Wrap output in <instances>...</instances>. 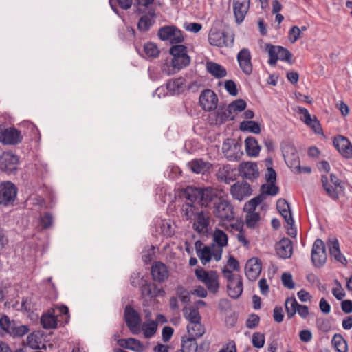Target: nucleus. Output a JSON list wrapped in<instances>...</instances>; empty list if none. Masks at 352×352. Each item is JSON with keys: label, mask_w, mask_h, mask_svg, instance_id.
<instances>
[{"label": "nucleus", "mask_w": 352, "mask_h": 352, "mask_svg": "<svg viewBox=\"0 0 352 352\" xmlns=\"http://www.w3.org/2000/svg\"><path fill=\"white\" fill-rule=\"evenodd\" d=\"M177 196L190 201H197L205 208H209L212 204L213 215L221 221H230L234 219L232 204L215 188L188 185L177 189Z\"/></svg>", "instance_id": "nucleus-1"}, {"label": "nucleus", "mask_w": 352, "mask_h": 352, "mask_svg": "<svg viewBox=\"0 0 352 352\" xmlns=\"http://www.w3.org/2000/svg\"><path fill=\"white\" fill-rule=\"evenodd\" d=\"M159 38L164 41H168L171 45L169 56L164 60L162 71L166 75L173 74L176 72V27L165 25L160 28L157 32Z\"/></svg>", "instance_id": "nucleus-2"}, {"label": "nucleus", "mask_w": 352, "mask_h": 352, "mask_svg": "<svg viewBox=\"0 0 352 352\" xmlns=\"http://www.w3.org/2000/svg\"><path fill=\"white\" fill-rule=\"evenodd\" d=\"M223 26V21L216 20L213 22L208 34V42L219 47H232L234 40V34L225 32Z\"/></svg>", "instance_id": "nucleus-3"}, {"label": "nucleus", "mask_w": 352, "mask_h": 352, "mask_svg": "<svg viewBox=\"0 0 352 352\" xmlns=\"http://www.w3.org/2000/svg\"><path fill=\"white\" fill-rule=\"evenodd\" d=\"M280 149L287 165L295 173H301L300 158L294 143L290 140H283L280 143Z\"/></svg>", "instance_id": "nucleus-4"}, {"label": "nucleus", "mask_w": 352, "mask_h": 352, "mask_svg": "<svg viewBox=\"0 0 352 352\" xmlns=\"http://www.w3.org/2000/svg\"><path fill=\"white\" fill-rule=\"evenodd\" d=\"M124 320L129 331L134 335L140 333L142 318L140 314L130 305L124 308Z\"/></svg>", "instance_id": "nucleus-5"}, {"label": "nucleus", "mask_w": 352, "mask_h": 352, "mask_svg": "<svg viewBox=\"0 0 352 352\" xmlns=\"http://www.w3.org/2000/svg\"><path fill=\"white\" fill-rule=\"evenodd\" d=\"M311 261L314 267L320 268L324 265L327 259L325 244L320 239H317L311 249Z\"/></svg>", "instance_id": "nucleus-6"}, {"label": "nucleus", "mask_w": 352, "mask_h": 352, "mask_svg": "<svg viewBox=\"0 0 352 352\" xmlns=\"http://www.w3.org/2000/svg\"><path fill=\"white\" fill-rule=\"evenodd\" d=\"M19 157L12 152H3L0 156V170L8 174L16 171Z\"/></svg>", "instance_id": "nucleus-7"}, {"label": "nucleus", "mask_w": 352, "mask_h": 352, "mask_svg": "<svg viewBox=\"0 0 352 352\" xmlns=\"http://www.w3.org/2000/svg\"><path fill=\"white\" fill-rule=\"evenodd\" d=\"M17 190L11 182H3L0 184V204L7 206L12 203L16 196Z\"/></svg>", "instance_id": "nucleus-8"}, {"label": "nucleus", "mask_w": 352, "mask_h": 352, "mask_svg": "<svg viewBox=\"0 0 352 352\" xmlns=\"http://www.w3.org/2000/svg\"><path fill=\"white\" fill-rule=\"evenodd\" d=\"M218 98L211 89H204L199 96V104L206 111H212L217 107Z\"/></svg>", "instance_id": "nucleus-9"}, {"label": "nucleus", "mask_w": 352, "mask_h": 352, "mask_svg": "<svg viewBox=\"0 0 352 352\" xmlns=\"http://www.w3.org/2000/svg\"><path fill=\"white\" fill-rule=\"evenodd\" d=\"M166 322H167L166 317L164 315L159 314L157 315L154 320L143 323L142 325V330L144 338L147 339L152 338L156 333L158 325Z\"/></svg>", "instance_id": "nucleus-10"}, {"label": "nucleus", "mask_w": 352, "mask_h": 352, "mask_svg": "<svg viewBox=\"0 0 352 352\" xmlns=\"http://www.w3.org/2000/svg\"><path fill=\"white\" fill-rule=\"evenodd\" d=\"M333 144L335 148L346 159L352 157V144L348 138L338 135L334 138Z\"/></svg>", "instance_id": "nucleus-11"}, {"label": "nucleus", "mask_w": 352, "mask_h": 352, "mask_svg": "<svg viewBox=\"0 0 352 352\" xmlns=\"http://www.w3.org/2000/svg\"><path fill=\"white\" fill-rule=\"evenodd\" d=\"M140 290L142 298L145 301L151 300L153 298L164 293L162 288L158 287L156 284L148 280L142 284Z\"/></svg>", "instance_id": "nucleus-12"}, {"label": "nucleus", "mask_w": 352, "mask_h": 352, "mask_svg": "<svg viewBox=\"0 0 352 352\" xmlns=\"http://www.w3.org/2000/svg\"><path fill=\"white\" fill-rule=\"evenodd\" d=\"M230 192L233 198L241 201L252 195V190L246 182H236L231 186Z\"/></svg>", "instance_id": "nucleus-13"}, {"label": "nucleus", "mask_w": 352, "mask_h": 352, "mask_svg": "<svg viewBox=\"0 0 352 352\" xmlns=\"http://www.w3.org/2000/svg\"><path fill=\"white\" fill-rule=\"evenodd\" d=\"M228 283L227 285L228 295L234 299L238 298L243 292V282L240 276L236 279L234 275H229L227 276Z\"/></svg>", "instance_id": "nucleus-14"}, {"label": "nucleus", "mask_w": 352, "mask_h": 352, "mask_svg": "<svg viewBox=\"0 0 352 352\" xmlns=\"http://www.w3.org/2000/svg\"><path fill=\"white\" fill-rule=\"evenodd\" d=\"M261 269V260L258 258L252 257L245 264V275L250 280L254 281L260 275Z\"/></svg>", "instance_id": "nucleus-15"}, {"label": "nucleus", "mask_w": 352, "mask_h": 352, "mask_svg": "<svg viewBox=\"0 0 352 352\" xmlns=\"http://www.w3.org/2000/svg\"><path fill=\"white\" fill-rule=\"evenodd\" d=\"M251 58L250 52L247 48H243L237 54L239 67L246 75H250L252 73L253 67Z\"/></svg>", "instance_id": "nucleus-16"}, {"label": "nucleus", "mask_w": 352, "mask_h": 352, "mask_svg": "<svg viewBox=\"0 0 352 352\" xmlns=\"http://www.w3.org/2000/svg\"><path fill=\"white\" fill-rule=\"evenodd\" d=\"M250 0H233V11L236 22L241 23L250 8Z\"/></svg>", "instance_id": "nucleus-17"}, {"label": "nucleus", "mask_w": 352, "mask_h": 352, "mask_svg": "<svg viewBox=\"0 0 352 352\" xmlns=\"http://www.w3.org/2000/svg\"><path fill=\"white\" fill-rule=\"evenodd\" d=\"M193 229L198 233H207L210 225V216L204 211H199L194 217Z\"/></svg>", "instance_id": "nucleus-18"}, {"label": "nucleus", "mask_w": 352, "mask_h": 352, "mask_svg": "<svg viewBox=\"0 0 352 352\" xmlns=\"http://www.w3.org/2000/svg\"><path fill=\"white\" fill-rule=\"evenodd\" d=\"M239 171L243 178L249 180H253L259 176L257 164L255 162H245L241 163Z\"/></svg>", "instance_id": "nucleus-19"}, {"label": "nucleus", "mask_w": 352, "mask_h": 352, "mask_svg": "<svg viewBox=\"0 0 352 352\" xmlns=\"http://www.w3.org/2000/svg\"><path fill=\"white\" fill-rule=\"evenodd\" d=\"M298 113L303 116L301 120L303 121L308 126L311 128L316 133L323 134L321 124L317 118L314 116V118H312L306 108L299 107Z\"/></svg>", "instance_id": "nucleus-20"}, {"label": "nucleus", "mask_w": 352, "mask_h": 352, "mask_svg": "<svg viewBox=\"0 0 352 352\" xmlns=\"http://www.w3.org/2000/svg\"><path fill=\"white\" fill-rule=\"evenodd\" d=\"M22 137L19 131L14 128L3 129L2 127L1 142L3 144L15 145L21 142Z\"/></svg>", "instance_id": "nucleus-21"}, {"label": "nucleus", "mask_w": 352, "mask_h": 352, "mask_svg": "<svg viewBox=\"0 0 352 352\" xmlns=\"http://www.w3.org/2000/svg\"><path fill=\"white\" fill-rule=\"evenodd\" d=\"M277 255L281 258H290L293 253V243L288 238H283L276 245Z\"/></svg>", "instance_id": "nucleus-22"}, {"label": "nucleus", "mask_w": 352, "mask_h": 352, "mask_svg": "<svg viewBox=\"0 0 352 352\" xmlns=\"http://www.w3.org/2000/svg\"><path fill=\"white\" fill-rule=\"evenodd\" d=\"M156 14L155 9L149 8L148 12L143 14L138 23V28L141 32L148 31L155 22Z\"/></svg>", "instance_id": "nucleus-23"}, {"label": "nucleus", "mask_w": 352, "mask_h": 352, "mask_svg": "<svg viewBox=\"0 0 352 352\" xmlns=\"http://www.w3.org/2000/svg\"><path fill=\"white\" fill-rule=\"evenodd\" d=\"M327 245L331 256L333 257L336 261L346 266L347 260L340 252L338 240L336 238L329 239L327 241Z\"/></svg>", "instance_id": "nucleus-24"}, {"label": "nucleus", "mask_w": 352, "mask_h": 352, "mask_svg": "<svg viewBox=\"0 0 352 352\" xmlns=\"http://www.w3.org/2000/svg\"><path fill=\"white\" fill-rule=\"evenodd\" d=\"M188 164L193 173L203 175L210 173L213 167L211 163L206 162L203 159H194L189 162Z\"/></svg>", "instance_id": "nucleus-25"}, {"label": "nucleus", "mask_w": 352, "mask_h": 352, "mask_svg": "<svg viewBox=\"0 0 352 352\" xmlns=\"http://www.w3.org/2000/svg\"><path fill=\"white\" fill-rule=\"evenodd\" d=\"M151 274L153 279L158 282L164 281L169 275L167 267L162 262H155L153 264Z\"/></svg>", "instance_id": "nucleus-26"}, {"label": "nucleus", "mask_w": 352, "mask_h": 352, "mask_svg": "<svg viewBox=\"0 0 352 352\" xmlns=\"http://www.w3.org/2000/svg\"><path fill=\"white\" fill-rule=\"evenodd\" d=\"M117 344L120 347L127 349L135 352H143L144 351V344L139 340L134 338L118 339L117 340Z\"/></svg>", "instance_id": "nucleus-27"}, {"label": "nucleus", "mask_w": 352, "mask_h": 352, "mask_svg": "<svg viewBox=\"0 0 352 352\" xmlns=\"http://www.w3.org/2000/svg\"><path fill=\"white\" fill-rule=\"evenodd\" d=\"M191 62V58L188 54V48L184 45H177V70L188 67Z\"/></svg>", "instance_id": "nucleus-28"}, {"label": "nucleus", "mask_w": 352, "mask_h": 352, "mask_svg": "<svg viewBox=\"0 0 352 352\" xmlns=\"http://www.w3.org/2000/svg\"><path fill=\"white\" fill-rule=\"evenodd\" d=\"M190 203L184 204L180 209L181 215L184 220H192L196 215L198 208L195 205L197 201H190Z\"/></svg>", "instance_id": "nucleus-29"}, {"label": "nucleus", "mask_w": 352, "mask_h": 352, "mask_svg": "<svg viewBox=\"0 0 352 352\" xmlns=\"http://www.w3.org/2000/svg\"><path fill=\"white\" fill-rule=\"evenodd\" d=\"M246 153L249 157H256L259 155L261 146L254 137H248L245 140Z\"/></svg>", "instance_id": "nucleus-30"}, {"label": "nucleus", "mask_w": 352, "mask_h": 352, "mask_svg": "<svg viewBox=\"0 0 352 352\" xmlns=\"http://www.w3.org/2000/svg\"><path fill=\"white\" fill-rule=\"evenodd\" d=\"M206 66L207 72L216 78H221L227 75L226 69L220 64L208 61Z\"/></svg>", "instance_id": "nucleus-31"}, {"label": "nucleus", "mask_w": 352, "mask_h": 352, "mask_svg": "<svg viewBox=\"0 0 352 352\" xmlns=\"http://www.w3.org/2000/svg\"><path fill=\"white\" fill-rule=\"evenodd\" d=\"M182 311L184 316L189 322L188 323L201 321V318L198 310V307L185 306Z\"/></svg>", "instance_id": "nucleus-32"}, {"label": "nucleus", "mask_w": 352, "mask_h": 352, "mask_svg": "<svg viewBox=\"0 0 352 352\" xmlns=\"http://www.w3.org/2000/svg\"><path fill=\"white\" fill-rule=\"evenodd\" d=\"M230 172L231 168L229 165H224L220 167L216 173L217 180L220 182L229 184L234 180L232 177L230 175Z\"/></svg>", "instance_id": "nucleus-33"}, {"label": "nucleus", "mask_w": 352, "mask_h": 352, "mask_svg": "<svg viewBox=\"0 0 352 352\" xmlns=\"http://www.w3.org/2000/svg\"><path fill=\"white\" fill-rule=\"evenodd\" d=\"M321 182L327 195L333 200H338L339 199V195L336 190L337 187H335V186H333L329 184V179L327 175H322Z\"/></svg>", "instance_id": "nucleus-34"}, {"label": "nucleus", "mask_w": 352, "mask_h": 352, "mask_svg": "<svg viewBox=\"0 0 352 352\" xmlns=\"http://www.w3.org/2000/svg\"><path fill=\"white\" fill-rule=\"evenodd\" d=\"M187 329L191 338H199L205 333V328L201 324V321L188 323Z\"/></svg>", "instance_id": "nucleus-35"}, {"label": "nucleus", "mask_w": 352, "mask_h": 352, "mask_svg": "<svg viewBox=\"0 0 352 352\" xmlns=\"http://www.w3.org/2000/svg\"><path fill=\"white\" fill-rule=\"evenodd\" d=\"M239 129L242 131L251 132L254 134H259L261 131L260 124L252 120H245L240 123Z\"/></svg>", "instance_id": "nucleus-36"}, {"label": "nucleus", "mask_w": 352, "mask_h": 352, "mask_svg": "<svg viewBox=\"0 0 352 352\" xmlns=\"http://www.w3.org/2000/svg\"><path fill=\"white\" fill-rule=\"evenodd\" d=\"M208 289L212 294H216L219 288L218 275L216 271H210V276L204 283Z\"/></svg>", "instance_id": "nucleus-37"}, {"label": "nucleus", "mask_w": 352, "mask_h": 352, "mask_svg": "<svg viewBox=\"0 0 352 352\" xmlns=\"http://www.w3.org/2000/svg\"><path fill=\"white\" fill-rule=\"evenodd\" d=\"M331 343L338 352H347V342L341 334L336 333L332 338Z\"/></svg>", "instance_id": "nucleus-38"}, {"label": "nucleus", "mask_w": 352, "mask_h": 352, "mask_svg": "<svg viewBox=\"0 0 352 352\" xmlns=\"http://www.w3.org/2000/svg\"><path fill=\"white\" fill-rule=\"evenodd\" d=\"M198 345L194 338H188L186 340L182 338V348L177 352H197Z\"/></svg>", "instance_id": "nucleus-39"}, {"label": "nucleus", "mask_w": 352, "mask_h": 352, "mask_svg": "<svg viewBox=\"0 0 352 352\" xmlns=\"http://www.w3.org/2000/svg\"><path fill=\"white\" fill-rule=\"evenodd\" d=\"M265 199V196L258 195V196L251 199L245 203L243 210L245 212H255L256 207Z\"/></svg>", "instance_id": "nucleus-40"}, {"label": "nucleus", "mask_w": 352, "mask_h": 352, "mask_svg": "<svg viewBox=\"0 0 352 352\" xmlns=\"http://www.w3.org/2000/svg\"><path fill=\"white\" fill-rule=\"evenodd\" d=\"M41 324L45 329H54L57 327V319L52 314H44L41 318Z\"/></svg>", "instance_id": "nucleus-41"}, {"label": "nucleus", "mask_w": 352, "mask_h": 352, "mask_svg": "<svg viewBox=\"0 0 352 352\" xmlns=\"http://www.w3.org/2000/svg\"><path fill=\"white\" fill-rule=\"evenodd\" d=\"M278 45H274L271 43L265 44V52L268 53L270 58L268 60V63L274 66L276 64L277 60H278Z\"/></svg>", "instance_id": "nucleus-42"}, {"label": "nucleus", "mask_w": 352, "mask_h": 352, "mask_svg": "<svg viewBox=\"0 0 352 352\" xmlns=\"http://www.w3.org/2000/svg\"><path fill=\"white\" fill-rule=\"evenodd\" d=\"M18 322L14 320H10L9 317L3 315L0 318V327L10 335L12 333V329H14Z\"/></svg>", "instance_id": "nucleus-43"}, {"label": "nucleus", "mask_w": 352, "mask_h": 352, "mask_svg": "<svg viewBox=\"0 0 352 352\" xmlns=\"http://www.w3.org/2000/svg\"><path fill=\"white\" fill-rule=\"evenodd\" d=\"M228 235L223 230L217 228L213 234V241L219 248H223L228 245Z\"/></svg>", "instance_id": "nucleus-44"}, {"label": "nucleus", "mask_w": 352, "mask_h": 352, "mask_svg": "<svg viewBox=\"0 0 352 352\" xmlns=\"http://www.w3.org/2000/svg\"><path fill=\"white\" fill-rule=\"evenodd\" d=\"M184 81L185 79L182 78H177V94L183 92L184 89H188L192 91H197L199 89L200 85L197 82H190L188 85H185L184 87L183 85Z\"/></svg>", "instance_id": "nucleus-45"}, {"label": "nucleus", "mask_w": 352, "mask_h": 352, "mask_svg": "<svg viewBox=\"0 0 352 352\" xmlns=\"http://www.w3.org/2000/svg\"><path fill=\"white\" fill-rule=\"evenodd\" d=\"M261 193L259 195H263L266 197L275 196L279 192V187L275 184V183H268L261 185Z\"/></svg>", "instance_id": "nucleus-46"}, {"label": "nucleus", "mask_w": 352, "mask_h": 352, "mask_svg": "<svg viewBox=\"0 0 352 352\" xmlns=\"http://www.w3.org/2000/svg\"><path fill=\"white\" fill-rule=\"evenodd\" d=\"M199 258L201 263L206 265L209 263L212 257V250L210 246H204L202 250L197 254Z\"/></svg>", "instance_id": "nucleus-47"}, {"label": "nucleus", "mask_w": 352, "mask_h": 352, "mask_svg": "<svg viewBox=\"0 0 352 352\" xmlns=\"http://www.w3.org/2000/svg\"><path fill=\"white\" fill-rule=\"evenodd\" d=\"M145 54L151 58H157L160 54V50L156 44L152 42L146 43L144 46Z\"/></svg>", "instance_id": "nucleus-48"}, {"label": "nucleus", "mask_w": 352, "mask_h": 352, "mask_svg": "<svg viewBox=\"0 0 352 352\" xmlns=\"http://www.w3.org/2000/svg\"><path fill=\"white\" fill-rule=\"evenodd\" d=\"M41 343V339L37 333H32L28 336L27 344L30 348L33 349H40Z\"/></svg>", "instance_id": "nucleus-49"}, {"label": "nucleus", "mask_w": 352, "mask_h": 352, "mask_svg": "<svg viewBox=\"0 0 352 352\" xmlns=\"http://www.w3.org/2000/svg\"><path fill=\"white\" fill-rule=\"evenodd\" d=\"M245 217V224L250 228H254L256 223L260 220V214L258 212H247Z\"/></svg>", "instance_id": "nucleus-50"}, {"label": "nucleus", "mask_w": 352, "mask_h": 352, "mask_svg": "<svg viewBox=\"0 0 352 352\" xmlns=\"http://www.w3.org/2000/svg\"><path fill=\"white\" fill-rule=\"evenodd\" d=\"M278 59L281 60H285L289 64H292V54L285 47L278 45Z\"/></svg>", "instance_id": "nucleus-51"}, {"label": "nucleus", "mask_w": 352, "mask_h": 352, "mask_svg": "<svg viewBox=\"0 0 352 352\" xmlns=\"http://www.w3.org/2000/svg\"><path fill=\"white\" fill-rule=\"evenodd\" d=\"M39 223L43 229L50 228L53 223V217L49 212L44 213L40 217Z\"/></svg>", "instance_id": "nucleus-52"}, {"label": "nucleus", "mask_w": 352, "mask_h": 352, "mask_svg": "<svg viewBox=\"0 0 352 352\" xmlns=\"http://www.w3.org/2000/svg\"><path fill=\"white\" fill-rule=\"evenodd\" d=\"M252 344L255 348H262L265 344V336L259 332H255L252 335Z\"/></svg>", "instance_id": "nucleus-53"}, {"label": "nucleus", "mask_w": 352, "mask_h": 352, "mask_svg": "<svg viewBox=\"0 0 352 352\" xmlns=\"http://www.w3.org/2000/svg\"><path fill=\"white\" fill-rule=\"evenodd\" d=\"M197 278L202 283L206 282L207 279L210 276V271L207 272L204 268L198 267L195 270Z\"/></svg>", "instance_id": "nucleus-54"}, {"label": "nucleus", "mask_w": 352, "mask_h": 352, "mask_svg": "<svg viewBox=\"0 0 352 352\" xmlns=\"http://www.w3.org/2000/svg\"><path fill=\"white\" fill-rule=\"evenodd\" d=\"M29 328L27 325L18 324L14 329H12V333L10 336L13 337H21L29 332Z\"/></svg>", "instance_id": "nucleus-55"}, {"label": "nucleus", "mask_w": 352, "mask_h": 352, "mask_svg": "<svg viewBox=\"0 0 352 352\" xmlns=\"http://www.w3.org/2000/svg\"><path fill=\"white\" fill-rule=\"evenodd\" d=\"M276 209L279 213H288L290 210V206L286 199L280 198L276 201Z\"/></svg>", "instance_id": "nucleus-56"}, {"label": "nucleus", "mask_w": 352, "mask_h": 352, "mask_svg": "<svg viewBox=\"0 0 352 352\" xmlns=\"http://www.w3.org/2000/svg\"><path fill=\"white\" fill-rule=\"evenodd\" d=\"M281 280L283 285L288 289H294L295 283L293 281L292 276L290 273L285 272L282 274Z\"/></svg>", "instance_id": "nucleus-57"}, {"label": "nucleus", "mask_w": 352, "mask_h": 352, "mask_svg": "<svg viewBox=\"0 0 352 352\" xmlns=\"http://www.w3.org/2000/svg\"><path fill=\"white\" fill-rule=\"evenodd\" d=\"M260 322V318L257 314H251L246 320L245 325L248 329L256 328Z\"/></svg>", "instance_id": "nucleus-58"}, {"label": "nucleus", "mask_w": 352, "mask_h": 352, "mask_svg": "<svg viewBox=\"0 0 352 352\" xmlns=\"http://www.w3.org/2000/svg\"><path fill=\"white\" fill-rule=\"evenodd\" d=\"M232 145H234L235 147L236 146L235 140L234 139H227L223 142L222 144V152L228 157L231 155L230 152Z\"/></svg>", "instance_id": "nucleus-59"}, {"label": "nucleus", "mask_w": 352, "mask_h": 352, "mask_svg": "<svg viewBox=\"0 0 352 352\" xmlns=\"http://www.w3.org/2000/svg\"><path fill=\"white\" fill-rule=\"evenodd\" d=\"M225 89L232 96H236L238 94L236 84L232 80H228L225 82Z\"/></svg>", "instance_id": "nucleus-60"}, {"label": "nucleus", "mask_w": 352, "mask_h": 352, "mask_svg": "<svg viewBox=\"0 0 352 352\" xmlns=\"http://www.w3.org/2000/svg\"><path fill=\"white\" fill-rule=\"evenodd\" d=\"M177 298L184 303H188L190 301V293L183 287L177 286Z\"/></svg>", "instance_id": "nucleus-61"}, {"label": "nucleus", "mask_w": 352, "mask_h": 352, "mask_svg": "<svg viewBox=\"0 0 352 352\" xmlns=\"http://www.w3.org/2000/svg\"><path fill=\"white\" fill-rule=\"evenodd\" d=\"M146 280H144L143 278H140V274L138 272H133L131 274L130 277V283L133 287H141L142 284L144 283Z\"/></svg>", "instance_id": "nucleus-62"}, {"label": "nucleus", "mask_w": 352, "mask_h": 352, "mask_svg": "<svg viewBox=\"0 0 352 352\" xmlns=\"http://www.w3.org/2000/svg\"><path fill=\"white\" fill-rule=\"evenodd\" d=\"M300 36V30L298 26H293L289 31V39L294 43Z\"/></svg>", "instance_id": "nucleus-63"}, {"label": "nucleus", "mask_w": 352, "mask_h": 352, "mask_svg": "<svg viewBox=\"0 0 352 352\" xmlns=\"http://www.w3.org/2000/svg\"><path fill=\"white\" fill-rule=\"evenodd\" d=\"M161 232L164 236L169 237L173 235L174 229L169 223L163 222L161 225Z\"/></svg>", "instance_id": "nucleus-64"}]
</instances>
